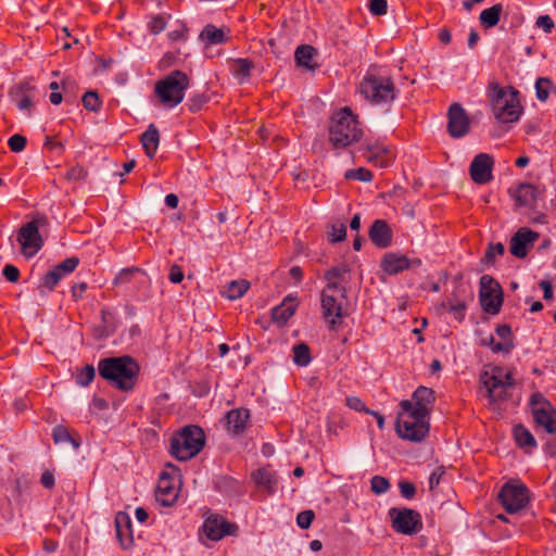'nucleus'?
<instances>
[{
  "mask_svg": "<svg viewBox=\"0 0 556 556\" xmlns=\"http://www.w3.org/2000/svg\"><path fill=\"white\" fill-rule=\"evenodd\" d=\"M98 370L112 387L127 392L135 388L140 366L131 356L124 355L101 359Z\"/></svg>",
  "mask_w": 556,
  "mask_h": 556,
  "instance_id": "obj_1",
  "label": "nucleus"
},
{
  "mask_svg": "<svg viewBox=\"0 0 556 556\" xmlns=\"http://www.w3.org/2000/svg\"><path fill=\"white\" fill-rule=\"evenodd\" d=\"M488 98L498 122L514 123L519 119L522 106L519 92L514 87H502L497 81H491L488 86Z\"/></svg>",
  "mask_w": 556,
  "mask_h": 556,
  "instance_id": "obj_2",
  "label": "nucleus"
},
{
  "mask_svg": "<svg viewBox=\"0 0 556 556\" xmlns=\"http://www.w3.org/2000/svg\"><path fill=\"white\" fill-rule=\"evenodd\" d=\"M400 407L401 412L395 426L396 433L404 440L421 442L429 433V418L410 410L412 402L409 400L402 401Z\"/></svg>",
  "mask_w": 556,
  "mask_h": 556,
  "instance_id": "obj_3",
  "label": "nucleus"
},
{
  "mask_svg": "<svg viewBox=\"0 0 556 556\" xmlns=\"http://www.w3.org/2000/svg\"><path fill=\"white\" fill-rule=\"evenodd\" d=\"M205 444L204 431L194 425L185 426L170 438V455L180 462L197 456Z\"/></svg>",
  "mask_w": 556,
  "mask_h": 556,
  "instance_id": "obj_4",
  "label": "nucleus"
},
{
  "mask_svg": "<svg viewBox=\"0 0 556 556\" xmlns=\"http://www.w3.org/2000/svg\"><path fill=\"white\" fill-rule=\"evenodd\" d=\"M323 316L331 329L342 324L349 315V300L345 287L339 283H327L321 292Z\"/></svg>",
  "mask_w": 556,
  "mask_h": 556,
  "instance_id": "obj_5",
  "label": "nucleus"
},
{
  "mask_svg": "<svg viewBox=\"0 0 556 556\" xmlns=\"http://www.w3.org/2000/svg\"><path fill=\"white\" fill-rule=\"evenodd\" d=\"M363 130L349 108L341 109L332 117L329 140L336 148H343L361 139Z\"/></svg>",
  "mask_w": 556,
  "mask_h": 556,
  "instance_id": "obj_6",
  "label": "nucleus"
},
{
  "mask_svg": "<svg viewBox=\"0 0 556 556\" xmlns=\"http://www.w3.org/2000/svg\"><path fill=\"white\" fill-rule=\"evenodd\" d=\"M190 78L182 71H173L156 81L155 96L163 106L172 109L182 102L185 91L189 88Z\"/></svg>",
  "mask_w": 556,
  "mask_h": 556,
  "instance_id": "obj_7",
  "label": "nucleus"
},
{
  "mask_svg": "<svg viewBox=\"0 0 556 556\" xmlns=\"http://www.w3.org/2000/svg\"><path fill=\"white\" fill-rule=\"evenodd\" d=\"M480 380L492 403L504 400L507 390L514 386L511 372L501 366H492L483 370Z\"/></svg>",
  "mask_w": 556,
  "mask_h": 556,
  "instance_id": "obj_8",
  "label": "nucleus"
},
{
  "mask_svg": "<svg viewBox=\"0 0 556 556\" xmlns=\"http://www.w3.org/2000/svg\"><path fill=\"white\" fill-rule=\"evenodd\" d=\"M359 92L374 103L392 101L395 98V87L391 78L366 75L359 84Z\"/></svg>",
  "mask_w": 556,
  "mask_h": 556,
  "instance_id": "obj_9",
  "label": "nucleus"
},
{
  "mask_svg": "<svg viewBox=\"0 0 556 556\" xmlns=\"http://www.w3.org/2000/svg\"><path fill=\"white\" fill-rule=\"evenodd\" d=\"M180 491L179 470L176 466L168 464L161 472L155 497L163 506H172L178 498Z\"/></svg>",
  "mask_w": 556,
  "mask_h": 556,
  "instance_id": "obj_10",
  "label": "nucleus"
},
{
  "mask_svg": "<svg viewBox=\"0 0 556 556\" xmlns=\"http://www.w3.org/2000/svg\"><path fill=\"white\" fill-rule=\"evenodd\" d=\"M498 500L507 513L515 514L529 503V491L522 483L507 482L502 486Z\"/></svg>",
  "mask_w": 556,
  "mask_h": 556,
  "instance_id": "obj_11",
  "label": "nucleus"
},
{
  "mask_svg": "<svg viewBox=\"0 0 556 556\" xmlns=\"http://www.w3.org/2000/svg\"><path fill=\"white\" fill-rule=\"evenodd\" d=\"M480 303L484 312L497 314L503 304V290L501 285L491 276L483 275L480 278Z\"/></svg>",
  "mask_w": 556,
  "mask_h": 556,
  "instance_id": "obj_12",
  "label": "nucleus"
},
{
  "mask_svg": "<svg viewBox=\"0 0 556 556\" xmlns=\"http://www.w3.org/2000/svg\"><path fill=\"white\" fill-rule=\"evenodd\" d=\"M389 515L392 519V528L402 534L413 535L422 529L421 516L410 508H391Z\"/></svg>",
  "mask_w": 556,
  "mask_h": 556,
  "instance_id": "obj_13",
  "label": "nucleus"
},
{
  "mask_svg": "<svg viewBox=\"0 0 556 556\" xmlns=\"http://www.w3.org/2000/svg\"><path fill=\"white\" fill-rule=\"evenodd\" d=\"M530 405L535 422L548 433H555L556 410L552 404L541 393H534L530 399Z\"/></svg>",
  "mask_w": 556,
  "mask_h": 556,
  "instance_id": "obj_14",
  "label": "nucleus"
},
{
  "mask_svg": "<svg viewBox=\"0 0 556 556\" xmlns=\"http://www.w3.org/2000/svg\"><path fill=\"white\" fill-rule=\"evenodd\" d=\"M17 241L22 247L24 256L33 257L37 254L43 244L38 220L34 219L23 225L18 230Z\"/></svg>",
  "mask_w": 556,
  "mask_h": 556,
  "instance_id": "obj_15",
  "label": "nucleus"
},
{
  "mask_svg": "<svg viewBox=\"0 0 556 556\" xmlns=\"http://www.w3.org/2000/svg\"><path fill=\"white\" fill-rule=\"evenodd\" d=\"M363 157L370 164L378 167H388L395 159L392 148L380 141H368L362 149Z\"/></svg>",
  "mask_w": 556,
  "mask_h": 556,
  "instance_id": "obj_16",
  "label": "nucleus"
},
{
  "mask_svg": "<svg viewBox=\"0 0 556 556\" xmlns=\"http://www.w3.org/2000/svg\"><path fill=\"white\" fill-rule=\"evenodd\" d=\"M470 130V118L466 110L457 102L447 111V132L452 138H462Z\"/></svg>",
  "mask_w": 556,
  "mask_h": 556,
  "instance_id": "obj_17",
  "label": "nucleus"
},
{
  "mask_svg": "<svg viewBox=\"0 0 556 556\" xmlns=\"http://www.w3.org/2000/svg\"><path fill=\"white\" fill-rule=\"evenodd\" d=\"M494 166L493 157L488 153H479L472 160L469 166L471 179L479 185L488 184L492 180Z\"/></svg>",
  "mask_w": 556,
  "mask_h": 556,
  "instance_id": "obj_18",
  "label": "nucleus"
},
{
  "mask_svg": "<svg viewBox=\"0 0 556 556\" xmlns=\"http://www.w3.org/2000/svg\"><path fill=\"white\" fill-rule=\"evenodd\" d=\"M539 237L540 235L530 228H520L510 239V253L518 258H525L528 255L529 248L534 244Z\"/></svg>",
  "mask_w": 556,
  "mask_h": 556,
  "instance_id": "obj_19",
  "label": "nucleus"
},
{
  "mask_svg": "<svg viewBox=\"0 0 556 556\" xmlns=\"http://www.w3.org/2000/svg\"><path fill=\"white\" fill-rule=\"evenodd\" d=\"M464 286H459L451 294V296L443 301L438 307L439 314L450 313L455 319L462 321L465 317V311L467 308V298Z\"/></svg>",
  "mask_w": 556,
  "mask_h": 556,
  "instance_id": "obj_20",
  "label": "nucleus"
},
{
  "mask_svg": "<svg viewBox=\"0 0 556 556\" xmlns=\"http://www.w3.org/2000/svg\"><path fill=\"white\" fill-rule=\"evenodd\" d=\"M510 197L515 200V206L533 208L536 206L541 191L532 184H520L517 188L508 190Z\"/></svg>",
  "mask_w": 556,
  "mask_h": 556,
  "instance_id": "obj_21",
  "label": "nucleus"
},
{
  "mask_svg": "<svg viewBox=\"0 0 556 556\" xmlns=\"http://www.w3.org/2000/svg\"><path fill=\"white\" fill-rule=\"evenodd\" d=\"M236 529L237 527L235 525L229 523L226 519L219 516H211L206 518L203 525L204 534L213 541H218L226 534H231Z\"/></svg>",
  "mask_w": 556,
  "mask_h": 556,
  "instance_id": "obj_22",
  "label": "nucleus"
},
{
  "mask_svg": "<svg viewBox=\"0 0 556 556\" xmlns=\"http://www.w3.org/2000/svg\"><path fill=\"white\" fill-rule=\"evenodd\" d=\"M435 401L434 391L427 387H419L413 393L412 396V408L416 413H419L421 416H427L429 418L432 404Z\"/></svg>",
  "mask_w": 556,
  "mask_h": 556,
  "instance_id": "obj_23",
  "label": "nucleus"
},
{
  "mask_svg": "<svg viewBox=\"0 0 556 556\" xmlns=\"http://www.w3.org/2000/svg\"><path fill=\"white\" fill-rule=\"evenodd\" d=\"M420 264V260L410 261L405 255L387 253L381 261V268L389 275H396L408 269L412 265L419 266Z\"/></svg>",
  "mask_w": 556,
  "mask_h": 556,
  "instance_id": "obj_24",
  "label": "nucleus"
},
{
  "mask_svg": "<svg viewBox=\"0 0 556 556\" xmlns=\"http://www.w3.org/2000/svg\"><path fill=\"white\" fill-rule=\"evenodd\" d=\"M371 242L378 248L386 249L392 242V230L383 219H376L368 231Z\"/></svg>",
  "mask_w": 556,
  "mask_h": 556,
  "instance_id": "obj_25",
  "label": "nucleus"
},
{
  "mask_svg": "<svg viewBox=\"0 0 556 556\" xmlns=\"http://www.w3.org/2000/svg\"><path fill=\"white\" fill-rule=\"evenodd\" d=\"M116 536L124 549L130 548L134 544L130 517L123 511L115 516Z\"/></svg>",
  "mask_w": 556,
  "mask_h": 556,
  "instance_id": "obj_26",
  "label": "nucleus"
},
{
  "mask_svg": "<svg viewBox=\"0 0 556 556\" xmlns=\"http://www.w3.org/2000/svg\"><path fill=\"white\" fill-rule=\"evenodd\" d=\"M250 418V412L245 408L231 409L226 415V427L227 430L232 434H241L245 428Z\"/></svg>",
  "mask_w": 556,
  "mask_h": 556,
  "instance_id": "obj_27",
  "label": "nucleus"
},
{
  "mask_svg": "<svg viewBox=\"0 0 556 556\" xmlns=\"http://www.w3.org/2000/svg\"><path fill=\"white\" fill-rule=\"evenodd\" d=\"M140 141L148 157L153 159L160 143V134L154 124L148 126L147 130L141 135Z\"/></svg>",
  "mask_w": 556,
  "mask_h": 556,
  "instance_id": "obj_28",
  "label": "nucleus"
},
{
  "mask_svg": "<svg viewBox=\"0 0 556 556\" xmlns=\"http://www.w3.org/2000/svg\"><path fill=\"white\" fill-rule=\"evenodd\" d=\"M229 33L230 30L228 28H217L216 26L210 24L203 28L201 33V38L210 45H220L228 41Z\"/></svg>",
  "mask_w": 556,
  "mask_h": 556,
  "instance_id": "obj_29",
  "label": "nucleus"
},
{
  "mask_svg": "<svg viewBox=\"0 0 556 556\" xmlns=\"http://www.w3.org/2000/svg\"><path fill=\"white\" fill-rule=\"evenodd\" d=\"M502 12L503 5L501 3L484 9L479 15L481 26L485 29L496 26L501 20Z\"/></svg>",
  "mask_w": 556,
  "mask_h": 556,
  "instance_id": "obj_30",
  "label": "nucleus"
},
{
  "mask_svg": "<svg viewBox=\"0 0 556 556\" xmlns=\"http://www.w3.org/2000/svg\"><path fill=\"white\" fill-rule=\"evenodd\" d=\"M316 50L308 45H303L295 50V61L298 65L304 66L307 70L314 71L317 67V63L314 62Z\"/></svg>",
  "mask_w": 556,
  "mask_h": 556,
  "instance_id": "obj_31",
  "label": "nucleus"
},
{
  "mask_svg": "<svg viewBox=\"0 0 556 556\" xmlns=\"http://www.w3.org/2000/svg\"><path fill=\"white\" fill-rule=\"evenodd\" d=\"M252 479L258 486L273 491L276 485L275 473L269 468H260L252 473Z\"/></svg>",
  "mask_w": 556,
  "mask_h": 556,
  "instance_id": "obj_32",
  "label": "nucleus"
},
{
  "mask_svg": "<svg viewBox=\"0 0 556 556\" xmlns=\"http://www.w3.org/2000/svg\"><path fill=\"white\" fill-rule=\"evenodd\" d=\"M249 288V281L244 279L233 280L225 287V290L222 293L229 300H237L241 298L248 291Z\"/></svg>",
  "mask_w": 556,
  "mask_h": 556,
  "instance_id": "obj_33",
  "label": "nucleus"
},
{
  "mask_svg": "<svg viewBox=\"0 0 556 556\" xmlns=\"http://www.w3.org/2000/svg\"><path fill=\"white\" fill-rule=\"evenodd\" d=\"M295 307L291 304L282 303L273 309L271 317L275 323L285 325L294 314Z\"/></svg>",
  "mask_w": 556,
  "mask_h": 556,
  "instance_id": "obj_34",
  "label": "nucleus"
},
{
  "mask_svg": "<svg viewBox=\"0 0 556 556\" xmlns=\"http://www.w3.org/2000/svg\"><path fill=\"white\" fill-rule=\"evenodd\" d=\"M254 67L253 63L248 59H238L233 62L231 70L236 77L241 81L251 75V70Z\"/></svg>",
  "mask_w": 556,
  "mask_h": 556,
  "instance_id": "obj_35",
  "label": "nucleus"
},
{
  "mask_svg": "<svg viewBox=\"0 0 556 556\" xmlns=\"http://www.w3.org/2000/svg\"><path fill=\"white\" fill-rule=\"evenodd\" d=\"M514 434L517 444L520 447H534L535 446V440L531 432L526 429L523 426H516L514 429Z\"/></svg>",
  "mask_w": 556,
  "mask_h": 556,
  "instance_id": "obj_36",
  "label": "nucleus"
},
{
  "mask_svg": "<svg viewBox=\"0 0 556 556\" xmlns=\"http://www.w3.org/2000/svg\"><path fill=\"white\" fill-rule=\"evenodd\" d=\"M311 359V351L307 344L300 343L293 346V362L298 366H307Z\"/></svg>",
  "mask_w": 556,
  "mask_h": 556,
  "instance_id": "obj_37",
  "label": "nucleus"
},
{
  "mask_svg": "<svg viewBox=\"0 0 556 556\" xmlns=\"http://www.w3.org/2000/svg\"><path fill=\"white\" fill-rule=\"evenodd\" d=\"M52 437L55 443L71 442L75 448H78L80 445V442L72 438L68 429L62 425L53 428Z\"/></svg>",
  "mask_w": 556,
  "mask_h": 556,
  "instance_id": "obj_38",
  "label": "nucleus"
},
{
  "mask_svg": "<svg viewBox=\"0 0 556 556\" xmlns=\"http://www.w3.org/2000/svg\"><path fill=\"white\" fill-rule=\"evenodd\" d=\"M96 370L92 365H86L76 374V382L81 387L89 386L94 379Z\"/></svg>",
  "mask_w": 556,
  "mask_h": 556,
  "instance_id": "obj_39",
  "label": "nucleus"
},
{
  "mask_svg": "<svg viewBox=\"0 0 556 556\" xmlns=\"http://www.w3.org/2000/svg\"><path fill=\"white\" fill-rule=\"evenodd\" d=\"M345 179L348 180H359V181H370L372 179V173L364 167H359L356 169H349L344 174Z\"/></svg>",
  "mask_w": 556,
  "mask_h": 556,
  "instance_id": "obj_40",
  "label": "nucleus"
},
{
  "mask_svg": "<svg viewBox=\"0 0 556 556\" xmlns=\"http://www.w3.org/2000/svg\"><path fill=\"white\" fill-rule=\"evenodd\" d=\"M83 105L86 110L97 112L101 108V101L99 99V96L96 91H87L83 96Z\"/></svg>",
  "mask_w": 556,
  "mask_h": 556,
  "instance_id": "obj_41",
  "label": "nucleus"
},
{
  "mask_svg": "<svg viewBox=\"0 0 556 556\" xmlns=\"http://www.w3.org/2000/svg\"><path fill=\"white\" fill-rule=\"evenodd\" d=\"M78 264H79V258L76 256H73V257H68V258L64 260L63 262H61L60 264H58L54 267V269L56 271H59V274L63 278L65 275L73 273L75 270V268L78 266Z\"/></svg>",
  "mask_w": 556,
  "mask_h": 556,
  "instance_id": "obj_42",
  "label": "nucleus"
},
{
  "mask_svg": "<svg viewBox=\"0 0 556 556\" xmlns=\"http://www.w3.org/2000/svg\"><path fill=\"white\" fill-rule=\"evenodd\" d=\"M78 264H79V258L76 256H73V257H68V258L64 260L63 262H61L60 264H58L54 267V269L56 271H59V274L63 278L65 275L73 273L75 270V268L78 266Z\"/></svg>",
  "mask_w": 556,
  "mask_h": 556,
  "instance_id": "obj_43",
  "label": "nucleus"
},
{
  "mask_svg": "<svg viewBox=\"0 0 556 556\" xmlns=\"http://www.w3.org/2000/svg\"><path fill=\"white\" fill-rule=\"evenodd\" d=\"M78 264H79V258L76 256H73V257H68V258L64 260L63 262H61L60 264H58L54 267V269L56 271H59V274L63 278L65 275L73 273L75 270V268L78 266Z\"/></svg>",
  "mask_w": 556,
  "mask_h": 556,
  "instance_id": "obj_44",
  "label": "nucleus"
},
{
  "mask_svg": "<svg viewBox=\"0 0 556 556\" xmlns=\"http://www.w3.org/2000/svg\"><path fill=\"white\" fill-rule=\"evenodd\" d=\"M551 86V80L548 78H538L535 83V91H536V98L540 101H546L548 99L549 92L548 88Z\"/></svg>",
  "mask_w": 556,
  "mask_h": 556,
  "instance_id": "obj_45",
  "label": "nucleus"
},
{
  "mask_svg": "<svg viewBox=\"0 0 556 556\" xmlns=\"http://www.w3.org/2000/svg\"><path fill=\"white\" fill-rule=\"evenodd\" d=\"M371 491L376 494L386 493L390 488V482L388 479L381 476H375L370 481Z\"/></svg>",
  "mask_w": 556,
  "mask_h": 556,
  "instance_id": "obj_46",
  "label": "nucleus"
},
{
  "mask_svg": "<svg viewBox=\"0 0 556 556\" xmlns=\"http://www.w3.org/2000/svg\"><path fill=\"white\" fill-rule=\"evenodd\" d=\"M138 271H140V269L137 267L122 269L114 278L113 285L121 286L128 283L132 279L134 274Z\"/></svg>",
  "mask_w": 556,
  "mask_h": 556,
  "instance_id": "obj_47",
  "label": "nucleus"
},
{
  "mask_svg": "<svg viewBox=\"0 0 556 556\" xmlns=\"http://www.w3.org/2000/svg\"><path fill=\"white\" fill-rule=\"evenodd\" d=\"M62 279L59 271H56L54 268L50 271H48L43 278H42V286L48 289L49 291H52L54 287L59 283V281Z\"/></svg>",
  "mask_w": 556,
  "mask_h": 556,
  "instance_id": "obj_48",
  "label": "nucleus"
},
{
  "mask_svg": "<svg viewBox=\"0 0 556 556\" xmlns=\"http://www.w3.org/2000/svg\"><path fill=\"white\" fill-rule=\"evenodd\" d=\"M505 252L504 244L498 242L490 244L485 251L484 261L485 263H493L497 255H503Z\"/></svg>",
  "mask_w": 556,
  "mask_h": 556,
  "instance_id": "obj_49",
  "label": "nucleus"
},
{
  "mask_svg": "<svg viewBox=\"0 0 556 556\" xmlns=\"http://www.w3.org/2000/svg\"><path fill=\"white\" fill-rule=\"evenodd\" d=\"M26 142H27V140L23 135L15 134L10 137V139L8 141V146L10 148V150L13 152H21L25 149Z\"/></svg>",
  "mask_w": 556,
  "mask_h": 556,
  "instance_id": "obj_50",
  "label": "nucleus"
},
{
  "mask_svg": "<svg viewBox=\"0 0 556 556\" xmlns=\"http://www.w3.org/2000/svg\"><path fill=\"white\" fill-rule=\"evenodd\" d=\"M315 518L313 510H303L296 516V523L301 529H308Z\"/></svg>",
  "mask_w": 556,
  "mask_h": 556,
  "instance_id": "obj_51",
  "label": "nucleus"
},
{
  "mask_svg": "<svg viewBox=\"0 0 556 556\" xmlns=\"http://www.w3.org/2000/svg\"><path fill=\"white\" fill-rule=\"evenodd\" d=\"M346 406L353 410L367 414L369 408L366 407L365 403L357 396H348L345 400Z\"/></svg>",
  "mask_w": 556,
  "mask_h": 556,
  "instance_id": "obj_52",
  "label": "nucleus"
},
{
  "mask_svg": "<svg viewBox=\"0 0 556 556\" xmlns=\"http://www.w3.org/2000/svg\"><path fill=\"white\" fill-rule=\"evenodd\" d=\"M490 348L495 353H498V352L509 353L513 350L514 344H513V341L495 342L494 338L491 337Z\"/></svg>",
  "mask_w": 556,
  "mask_h": 556,
  "instance_id": "obj_53",
  "label": "nucleus"
},
{
  "mask_svg": "<svg viewBox=\"0 0 556 556\" xmlns=\"http://www.w3.org/2000/svg\"><path fill=\"white\" fill-rule=\"evenodd\" d=\"M388 10L387 0H370L369 1V11L374 15H384Z\"/></svg>",
  "mask_w": 556,
  "mask_h": 556,
  "instance_id": "obj_54",
  "label": "nucleus"
},
{
  "mask_svg": "<svg viewBox=\"0 0 556 556\" xmlns=\"http://www.w3.org/2000/svg\"><path fill=\"white\" fill-rule=\"evenodd\" d=\"M535 25L542 28L546 34H551L555 27L554 21L549 15H540L536 18Z\"/></svg>",
  "mask_w": 556,
  "mask_h": 556,
  "instance_id": "obj_55",
  "label": "nucleus"
},
{
  "mask_svg": "<svg viewBox=\"0 0 556 556\" xmlns=\"http://www.w3.org/2000/svg\"><path fill=\"white\" fill-rule=\"evenodd\" d=\"M330 236H331L332 242H339V241L344 240V238L346 236L345 225L344 224L332 225Z\"/></svg>",
  "mask_w": 556,
  "mask_h": 556,
  "instance_id": "obj_56",
  "label": "nucleus"
},
{
  "mask_svg": "<svg viewBox=\"0 0 556 556\" xmlns=\"http://www.w3.org/2000/svg\"><path fill=\"white\" fill-rule=\"evenodd\" d=\"M166 21L163 16L157 15L152 17V20L149 23L150 30L153 34H159L165 29Z\"/></svg>",
  "mask_w": 556,
  "mask_h": 556,
  "instance_id": "obj_57",
  "label": "nucleus"
},
{
  "mask_svg": "<svg viewBox=\"0 0 556 556\" xmlns=\"http://www.w3.org/2000/svg\"><path fill=\"white\" fill-rule=\"evenodd\" d=\"M401 495L405 498H413L416 494V488L413 483L407 481H401L399 483Z\"/></svg>",
  "mask_w": 556,
  "mask_h": 556,
  "instance_id": "obj_58",
  "label": "nucleus"
},
{
  "mask_svg": "<svg viewBox=\"0 0 556 556\" xmlns=\"http://www.w3.org/2000/svg\"><path fill=\"white\" fill-rule=\"evenodd\" d=\"M14 100L20 110L29 111L33 106L30 97L25 93L16 94Z\"/></svg>",
  "mask_w": 556,
  "mask_h": 556,
  "instance_id": "obj_59",
  "label": "nucleus"
},
{
  "mask_svg": "<svg viewBox=\"0 0 556 556\" xmlns=\"http://www.w3.org/2000/svg\"><path fill=\"white\" fill-rule=\"evenodd\" d=\"M3 276L10 282H16L20 278V270L14 265L8 264L3 268Z\"/></svg>",
  "mask_w": 556,
  "mask_h": 556,
  "instance_id": "obj_60",
  "label": "nucleus"
},
{
  "mask_svg": "<svg viewBox=\"0 0 556 556\" xmlns=\"http://www.w3.org/2000/svg\"><path fill=\"white\" fill-rule=\"evenodd\" d=\"M168 279L173 283H180L184 279L182 268L177 264L172 265L169 268Z\"/></svg>",
  "mask_w": 556,
  "mask_h": 556,
  "instance_id": "obj_61",
  "label": "nucleus"
},
{
  "mask_svg": "<svg viewBox=\"0 0 556 556\" xmlns=\"http://www.w3.org/2000/svg\"><path fill=\"white\" fill-rule=\"evenodd\" d=\"M343 273L344 269L341 267H332L325 273V279L328 281V283H338L337 280L341 278Z\"/></svg>",
  "mask_w": 556,
  "mask_h": 556,
  "instance_id": "obj_62",
  "label": "nucleus"
},
{
  "mask_svg": "<svg viewBox=\"0 0 556 556\" xmlns=\"http://www.w3.org/2000/svg\"><path fill=\"white\" fill-rule=\"evenodd\" d=\"M540 288L543 291V299L551 301L554 298L553 285L549 280H541L539 282Z\"/></svg>",
  "mask_w": 556,
  "mask_h": 556,
  "instance_id": "obj_63",
  "label": "nucleus"
},
{
  "mask_svg": "<svg viewBox=\"0 0 556 556\" xmlns=\"http://www.w3.org/2000/svg\"><path fill=\"white\" fill-rule=\"evenodd\" d=\"M496 333L503 341H511V329L508 325H500L496 327Z\"/></svg>",
  "mask_w": 556,
  "mask_h": 556,
  "instance_id": "obj_64",
  "label": "nucleus"
}]
</instances>
